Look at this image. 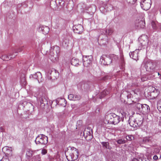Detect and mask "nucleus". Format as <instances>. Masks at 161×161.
<instances>
[{
  "instance_id": "obj_24",
  "label": "nucleus",
  "mask_w": 161,
  "mask_h": 161,
  "mask_svg": "<svg viewBox=\"0 0 161 161\" xmlns=\"http://www.w3.org/2000/svg\"><path fill=\"white\" fill-rule=\"evenodd\" d=\"M42 31L43 33L45 34H46L49 32V28L48 27H44L43 29H42Z\"/></svg>"
},
{
  "instance_id": "obj_49",
  "label": "nucleus",
  "mask_w": 161,
  "mask_h": 161,
  "mask_svg": "<svg viewBox=\"0 0 161 161\" xmlns=\"http://www.w3.org/2000/svg\"><path fill=\"white\" fill-rule=\"evenodd\" d=\"M160 158H161V155H160Z\"/></svg>"
},
{
  "instance_id": "obj_5",
  "label": "nucleus",
  "mask_w": 161,
  "mask_h": 161,
  "mask_svg": "<svg viewBox=\"0 0 161 161\" xmlns=\"http://www.w3.org/2000/svg\"><path fill=\"white\" fill-rule=\"evenodd\" d=\"M135 26L137 29L144 28L145 26L144 18L143 17L138 18L135 21Z\"/></svg>"
},
{
  "instance_id": "obj_9",
  "label": "nucleus",
  "mask_w": 161,
  "mask_h": 161,
  "mask_svg": "<svg viewBox=\"0 0 161 161\" xmlns=\"http://www.w3.org/2000/svg\"><path fill=\"white\" fill-rule=\"evenodd\" d=\"M100 61L104 65H108L111 62V60L109 57L103 55L100 58Z\"/></svg>"
},
{
  "instance_id": "obj_28",
  "label": "nucleus",
  "mask_w": 161,
  "mask_h": 161,
  "mask_svg": "<svg viewBox=\"0 0 161 161\" xmlns=\"http://www.w3.org/2000/svg\"><path fill=\"white\" fill-rule=\"evenodd\" d=\"M152 26L154 29H156L157 28V25L155 22L152 21L151 23Z\"/></svg>"
},
{
  "instance_id": "obj_46",
  "label": "nucleus",
  "mask_w": 161,
  "mask_h": 161,
  "mask_svg": "<svg viewBox=\"0 0 161 161\" xmlns=\"http://www.w3.org/2000/svg\"><path fill=\"white\" fill-rule=\"evenodd\" d=\"M160 30H161V25H160Z\"/></svg>"
},
{
  "instance_id": "obj_16",
  "label": "nucleus",
  "mask_w": 161,
  "mask_h": 161,
  "mask_svg": "<svg viewBox=\"0 0 161 161\" xmlns=\"http://www.w3.org/2000/svg\"><path fill=\"white\" fill-rule=\"evenodd\" d=\"M68 98L71 100L77 101L80 99V96L79 95H74L73 94H70L69 95Z\"/></svg>"
},
{
  "instance_id": "obj_15",
  "label": "nucleus",
  "mask_w": 161,
  "mask_h": 161,
  "mask_svg": "<svg viewBox=\"0 0 161 161\" xmlns=\"http://www.w3.org/2000/svg\"><path fill=\"white\" fill-rule=\"evenodd\" d=\"M83 27L81 25H78L73 27V30L75 33L80 34L82 31Z\"/></svg>"
},
{
  "instance_id": "obj_30",
  "label": "nucleus",
  "mask_w": 161,
  "mask_h": 161,
  "mask_svg": "<svg viewBox=\"0 0 161 161\" xmlns=\"http://www.w3.org/2000/svg\"><path fill=\"white\" fill-rule=\"evenodd\" d=\"M134 138V137L132 135H129L126 136V139L129 141L132 140Z\"/></svg>"
},
{
  "instance_id": "obj_31",
  "label": "nucleus",
  "mask_w": 161,
  "mask_h": 161,
  "mask_svg": "<svg viewBox=\"0 0 161 161\" xmlns=\"http://www.w3.org/2000/svg\"><path fill=\"white\" fill-rule=\"evenodd\" d=\"M117 143L119 144H123L125 143V141L122 139H119L117 141Z\"/></svg>"
},
{
  "instance_id": "obj_29",
  "label": "nucleus",
  "mask_w": 161,
  "mask_h": 161,
  "mask_svg": "<svg viewBox=\"0 0 161 161\" xmlns=\"http://www.w3.org/2000/svg\"><path fill=\"white\" fill-rule=\"evenodd\" d=\"M32 151L29 150L26 152V155L27 157H30L32 156Z\"/></svg>"
},
{
  "instance_id": "obj_44",
  "label": "nucleus",
  "mask_w": 161,
  "mask_h": 161,
  "mask_svg": "<svg viewBox=\"0 0 161 161\" xmlns=\"http://www.w3.org/2000/svg\"><path fill=\"white\" fill-rule=\"evenodd\" d=\"M115 57L116 58H117V59L118 58V56H116V55H115Z\"/></svg>"
},
{
  "instance_id": "obj_7",
  "label": "nucleus",
  "mask_w": 161,
  "mask_h": 161,
  "mask_svg": "<svg viewBox=\"0 0 161 161\" xmlns=\"http://www.w3.org/2000/svg\"><path fill=\"white\" fill-rule=\"evenodd\" d=\"M58 76V73L54 69L49 70L47 73V78L48 80H55L57 79Z\"/></svg>"
},
{
  "instance_id": "obj_48",
  "label": "nucleus",
  "mask_w": 161,
  "mask_h": 161,
  "mask_svg": "<svg viewBox=\"0 0 161 161\" xmlns=\"http://www.w3.org/2000/svg\"><path fill=\"white\" fill-rule=\"evenodd\" d=\"M160 79L161 80V76H160Z\"/></svg>"
},
{
  "instance_id": "obj_40",
  "label": "nucleus",
  "mask_w": 161,
  "mask_h": 161,
  "mask_svg": "<svg viewBox=\"0 0 161 161\" xmlns=\"http://www.w3.org/2000/svg\"><path fill=\"white\" fill-rule=\"evenodd\" d=\"M132 161H139V160L137 159L134 158L133 159Z\"/></svg>"
},
{
  "instance_id": "obj_3",
  "label": "nucleus",
  "mask_w": 161,
  "mask_h": 161,
  "mask_svg": "<svg viewBox=\"0 0 161 161\" xmlns=\"http://www.w3.org/2000/svg\"><path fill=\"white\" fill-rule=\"evenodd\" d=\"M149 92L147 93V95H146V93L145 94L147 98L149 99H153L156 98L159 94V91L153 86L149 87Z\"/></svg>"
},
{
  "instance_id": "obj_14",
  "label": "nucleus",
  "mask_w": 161,
  "mask_h": 161,
  "mask_svg": "<svg viewBox=\"0 0 161 161\" xmlns=\"http://www.w3.org/2000/svg\"><path fill=\"white\" fill-rule=\"evenodd\" d=\"M140 41L142 46H144L147 45L148 41L147 36H141L140 38Z\"/></svg>"
},
{
  "instance_id": "obj_25",
  "label": "nucleus",
  "mask_w": 161,
  "mask_h": 161,
  "mask_svg": "<svg viewBox=\"0 0 161 161\" xmlns=\"http://www.w3.org/2000/svg\"><path fill=\"white\" fill-rule=\"evenodd\" d=\"M157 108L159 111L161 112V99L158 102Z\"/></svg>"
},
{
  "instance_id": "obj_19",
  "label": "nucleus",
  "mask_w": 161,
  "mask_h": 161,
  "mask_svg": "<svg viewBox=\"0 0 161 161\" xmlns=\"http://www.w3.org/2000/svg\"><path fill=\"white\" fill-rule=\"evenodd\" d=\"M71 63L72 65L76 66L79 64V61L78 59L74 58L72 59Z\"/></svg>"
},
{
  "instance_id": "obj_18",
  "label": "nucleus",
  "mask_w": 161,
  "mask_h": 161,
  "mask_svg": "<svg viewBox=\"0 0 161 161\" xmlns=\"http://www.w3.org/2000/svg\"><path fill=\"white\" fill-rule=\"evenodd\" d=\"M119 112L123 117L124 116L125 117L126 116H128L130 115L128 111L125 110V108H121Z\"/></svg>"
},
{
  "instance_id": "obj_23",
  "label": "nucleus",
  "mask_w": 161,
  "mask_h": 161,
  "mask_svg": "<svg viewBox=\"0 0 161 161\" xmlns=\"http://www.w3.org/2000/svg\"><path fill=\"white\" fill-rule=\"evenodd\" d=\"M102 145L106 148L110 149L111 147H110L109 143L108 142H103L102 143Z\"/></svg>"
},
{
  "instance_id": "obj_35",
  "label": "nucleus",
  "mask_w": 161,
  "mask_h": 161,
  "mask_svg": "<svg viewBox=\"0 0 161 161\" xmlns=\"http://www.w3.org/2000/svg\"><path fill=\"white\" fill-rule=\"evenodd\" d=\"M106 94H107L105 90H104L102 93V97H104Z\"/></svg>"
},
{
  "instance_id": "obj_2",
  "label": "nucleus",
  "mask_w": 161,
  "mask_h": 161,
  "mask_svg": "<svg viewBox=\"0 0 161 161\" xmlns=\"http://www.w3.org/2000/svg\"><path fill=\"white\" fill-rule=\"evenodd\" d=\"M143 123V118L139 115L136 118L131 117L129 120V124L130 126L134 128L137 127L142 125Z\"/></svg>"
},
{
  "instance_id": "obj_26",
  "label": "nucleus",
  "mask_w": 161,
  "mask_h": 161,
  "mask_svg": "<svg viewBox=\"0 0 161 161\" xmlns=\"http://www.w3.org/2000/svg\"><path fill=\"white\" fill-rule=\"evenodd\" d=\"M11 147H3L2 149L3 151V152H4L5 153V151H7V152L8 151V150L9 151H10L11 152Z\"/></svg>"
},
{
  "instance_id": "obj_33",
  "label": "nucleus",
  "mask_w": 161,
  "mask_h": 161,
  "mask_svg": "<svg viewBox=\"0 0 161 161\" xmlns=\"http://www.w3.org/2000/svg\"><path fill=\"white\" fill-rule=\"evenodd\" d=\"M136 106L138 108V109L139 110L140 109V108H142L143 105L139 103H137L136 104Z\"/></svg>"
},
{
  "instance_id": "obj_47",
  "label": "nucleus",
  "mask_w": 161,
  "mask_h": 161,
  "mask_svg": "<svg viewBox=\"0 0 161 161\" xmlns=\"http://www.w3.org/2000/svg\"><path fill=\"white\" fill-rule=\"evenodd\" d=\"M160 12L161 14V8H160Z\"/></svg>"
},
{
  "instance_id": "obj_8",
  "label": "nucleus",
  "mask_w": 161,
  "mask_h": 161,
  "mask_svg": "<svg viewBox=\"0 0 161 161\" xmlns=\"http://www.w3.org/2000/svg\"><path fill=\"white\" fill-rule=\"evenodd\" d=\"M92 60V56H84L83 57V64L84 66L87 67L91 63Z\"/></svg>"
},
{
  "instance_id": "obj_45",
  "label": "nucleus",
  "mask_w": 161,
  "mask_h": 161,
  "mask_svg": "<svg viewBox=\"0 0 161 161\" xmlns=\"http://www.w3.org/2000/svg\"><path fill=\"white\" fill-rule=\"evenodd\" d=\"M136 90H135V91H134V93H136L135 92H136Z\"/></svg>"
},
{
  "instance_id": "obj_4",
  "label": "nucleus",
  "mask_w": 161,
  "mask_h": 161,
  "mask_svg": "<svg viewBox=\"0 0 161 161\" xmlns=\"http://www.w3.org/2000/svg\"><path fill=\"white\" fill-rule=\"evenodd\" d=\"M35 142L36 144H46L48 142V138L44 135L40 134L36 137Z\"/></svg>"
},
{
  "instance_id": "obj_1",
  "label": "nucleus",
  "mask_w": 161,
  "mask_h": 161,
  "mask_svg": "<svg viewBox=\"0 0 161 161\" xmlns=\"http://www.w3.org/2000/svg\"><path fill=\"white\" fill-rule=\"evenodd\" d=\"M120 121V118L119 116L115 114L109 115L107 116L104 120L105 124H112L116 125Z\"/></svg>"
},
{
  "instance_id": "obj_13",
  "label": "nucleus",
  "mask_w": 161,
  "mask_h": 161,
  "mask_svg": "<svg viewBox=\"0 0 161 161\" xmlns=\"http://www.w3.org/2000/svg\"><path fill=\"white\" fill-rule=\"evenodd\" d=\"M145 66L146 70L151 72L153 71L155 68L153 63L151 62L147 63Z\"/></svg>"
},
{
  "instance_id": "obj_32",
  "label": "nucleus",
  "mask_w": 161,
  "mask_h": 161,
  "mask_svg": "<svg viewBox=\"0 0 161 161\" xmlns=\"http://www.w3.org/2000/svg\"><path fill=\"white\" fill-rule=\"evenodd\" d=\"M1 161H9V159L6 156L3 157L1 160Z\"/></svg>"
},
{
  "instance_id": "obj_12",
  "label": "nucleus",
  "mask_w": 161,
  "mask_h": 161,
  "mask_svg": "<svg viewBox=\"0 0 161 161\" xmlns=\"http://www.w3.org/2000/svg\"><path fill=\"white\" fill-rule=\"evenodd\" d=\"M151 0H145L141 4V7L142 9L147 10L151 7Z\"/></svg>"
},
{
  "instance_id": "obj_38",
  "label": "nucleus",
  "mask_w": 161,
  "mask_h": 161,
  "mask_svg": "<svg viewBox=\"0 0 161 161\" xmlns=\"http://www.w3.org/2000/svg\"><path fill=\"white\" fill-rule=\"evenodd\" d=\"M158 157L156 155L154 156L153 157V159L154 160H157L158 159Z\"/></svg>"
},
{
  "instance_id": "obj_42",
  "label": "nucleus",
  "mask_w": 161,
  "mask_h": 161,
  "mask_svg": "<svg viewBox=\"0 0 161 161\" xmlns=\"http://www.w3.org/2000/svg\"><path fill=\"white\" fill-rule=\"evenodd\" d=\"M158 75H160V76H161V75L160 74H159V72H158Z\"/></svg>"
},
{
  "instance_id": "obj_22",
  "label": "nucleus",
  "mask_w": 161,
  "mask_h": 161,
  "mask_svg": "<svg viewBox=\"0 0 161 161\" xmlns=\"http://www.w3.org/2000/svg\"><path fill=\"white\" fill-rule=\"evenodd\" d=\"M129 55L130 58H132L133 59L136 60L137 59V54L134 52H130L129 53Z\"/></svg>"
},
{
  "instance_id": "obj_11",
  "label": "nucleus",
  "mask_w": 161,
  "mask_h": 161,
  "mask_svg": "<svg viewBox=\"0 0 161 161\" xmlns=\"http://www.w3.org/2000/svg\"><path fill=\"white\" fill-rule=\"evenodd\" d=\"M92 130L89 128H87L83 132L84 136L87 140H91L92 138Z\"/></svg>"
},
{
  "instance_id": "obj_21",
  "label": "nucleus",
  "mask_w": 161,
  "mask_h": 161,
  "mask_svg": "<svg viewBox=\"0 0 161 161\" xmlns=\"http://www.w3.org/2000/svg\"><path fill=\"white\" fill-rule=\"evenodd\" d=\"M40 101L41 105L42 107L45 106V105L47 103V99L44 97H42L40 99Z\"/></svg>"
},
{
  "instance_id": "obj_41",
  "label": "nucleus",
  "mask_w": 161,
  "mask_h": 161,
  "mask_svg": "<svg viewBox=\"0 0 161 161\" xmlns=\"http://www.w3.org/2000/svg\"><path fill=\"white\" fill-rule=\"evenodd\" d=\"M0 128V129H1L2 131H3V127H1Z\"/></svg>"
},
{
  "instance_id": "obj_6",
  "label": "nucleus",
  "mask_w": 161,
  "mask_h": 161,
  "mask_svg": "<svg viewBox=\"0 0 161 161\" xmlns=\"http://www.w3.org/2000/svg\"><path fill=\"white\" fill-rule=\"evenodd\" d=\"M79 152L78 150L75 148L69 152L68 155L66 156L67 158L70 157L72 160H76L78 157Z\"/></svg>"
},
{
  "instance_id": "obj_36",
  "label": "nucleus",
  "mask_w": 161,
  "mask_h": 161,
  "mask_svg": "<svg viewBox=\"0 0 161 161\" xmlns=\"http://www.w3.org/2000/svg\"><path fill=\"white\" fill-rule=\"evenodd\" d=\"M143 142L144 143H146L149 142V140L147 138H144L143 140Z\"/></svg>"
},
{
  "instance_id": "obj_39",
  "label": "nucleus",
  "mask_w": 161,
  "mask_h": 161,
  "mask_svg": "<svg viewBox=\"0 0 161 161\" xmlns=\"http://www.w3.org/2000/svg\"><path fill=\"white\" fill-rule=\"evenodd\" d=\"M22 80H23L24 81V82H23V84H24V85H25L26 84V82L25 81V78H23L22 79Z\"/></svg>"
},
{
  "instance_id": "obj_20",
  "label": "nucleus",
  "mask_w": 161,
  "mask_h": 161,
  "mask_svg": "<svg viewBox=\"0 0 161 161\" xmlns=\"http://www.w3.org/2000/svg\"><path fill=\"white\" fill-rule=\"evenodd\" d=\"M15 56H13V55H9V56L7 55H3L2 56L1 58L4 61H8L12 58H14Z\"/></svg>"
},
{
  "instance_id": "obj_43",
  "label": "nucleus",
  "mask_w": 161,
  "mask_h": 161,
  "mask_svg": "<svg viewBox=\"0 0 161 161\" xmlns=\"http://www.w3.org/2000/svg\"><path fill=\"white\" fill-rule=\"evenodd\" d=\"M123 56H121V59L122 60V61L123 60Z\"/></svg>"
},
{
  "instance_id": "obj_37",
  "label": "nucleus",
  "mask_w": 161,
  "mask_h": 161,
  "mask_svg": "<svg viewBox=\"0 0 161 161\" xmlns=\"http://www.w3.org/2000/svg\"><path fill=\"white\" fill-rule=\"evenodd\" d=\"M47 153V150L45 149H43L42 151V154H45Z\"/></svg>"
},
{
  "instance_id": "obj_10",
  "label": "nucleus",
  "mask_w": 161,
  "mask_h": 161,
  "mask_svg": "<svg viewBox=\"0 0 161 161\" xmlns=\"http://www.w3.org/2000/svg\"><path fill=\"white\" fill-rule=\"evenodd\" d=\"M49 58L53 62H55L58 59V53L54 49H51L50 53Z\"/></svg>"
},
{
  "instance_id": "obj_34",
  "label": "nucleus",
  "mask_w": 161,
  "mask_h": 161,
  "mask_svg": "<svg viewBox=\"0 0 161 161\" xmlns=\"http://www.w3.org/2000/svg\"><path fill=\"white\" fill-rule=\"evenodd\" d=\"M147 78L145 76L142 77L141 78V80L142 81H144L147 80Z\"/></svg>"
},
{
  "instance_id": "obj_27",
  "label": "nucleus",
  "mask_w": 161,
  "mask_h": 161,
  "mask_svg": "<svg viewBox=\"0 0 161 161\" xmlns=\"http://www.w3.org/2000/svg\"><path fill=\"white\" fill-rule=\"evenodd\" d=\"M136 0H126L127 2L130 5L134 4Z\"/></svg>"
},
{
  "instance_id": "obj_17",
  "label": "nucleus",
  "mask_w": 161,
  "mask_h": 161,
  "mask_svg": "<svg viewBox=\"0 0 161 161\" xmlns=\"http://www.w3.org/2000/svg\"><path fill=\"white\" fill-rule=\"evenodd\" d=\"M32 76L34 78L37 80L38 82H40L42 81V75L40 72H37Z\"/></svg>"
}]
</instances>
